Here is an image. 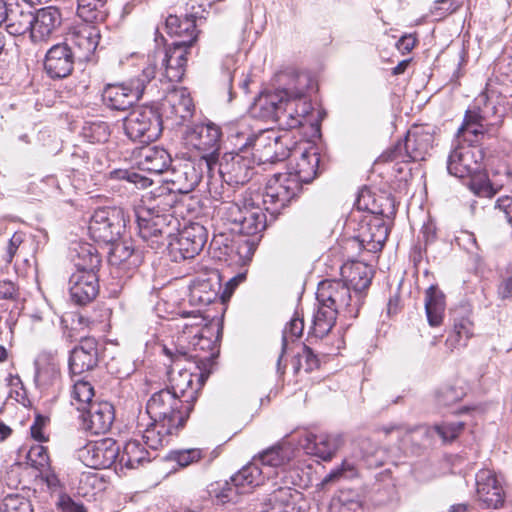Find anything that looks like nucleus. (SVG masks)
<instances>
[{"mask_svg": "<svg viewBox=\"0 0 512 512\" xmlns=\"http://www.w3.org/2000/svg\"><path fill=\"white\" fill-rule=\"evenodd\" d=\"M484 152L480 146L453 143L447 159V171L459 179H468L469 189L479 197H493L500 186L489 180L484 163Z\"/></svg>", "mask_w": 512, "mask_h": 512, "instance_id": "obj_1", "label": "nucleus"}, {"mask_svg": "<svg viewBox=\"0 0 512 512\" xmlns=\"http://www.w3.org/2000/svg\"><path fill=\"white\" fill-rule=\"evenodd\" d=\"M94 387L91 382L81 379L77 380L73 386L72 398L75 402L78 412V430L86 435L83 441H80L76 450L77 459L86 467L96 469V441L89 439L90 436L96 435L93 431L94 415L93 411L95 401Z\"/></svg>", "mask_w": 512, "mask_h": 512, "instance_id": "obj_2", "label": "nucleus"}, {"mask_svg": "<svg viewBox=\"0 0 512 512\" xmlns=\"http://www.w3.org/2000/svg\"><path fill=\"white\" fill-rule=\"evenodd\" d=\"M196 398L195 390L191 391L187 399H182L170 388L161 389L148 399L146 411L150 419L155 422L173 424L183 429L194 408Z\"/></svg>", "mask_w": 512, "mask_h": 512, "instance_id": "obj_3", "label": "nucleus"}, {"mask_svg": "<svg viewBox=\"0 0 512 512\" xmlns=\"http://www.w3.org/2000/svg\"><path fill=\"white\" fill-rule=\"evenodd\" d=\"M188 48L173 44L164 49L158 48L147 55L142 69L143 81L150 83L158 77L161 82H180L185 73Z\"/></svg>", "mask_w": 512, "mask_h": 512, "instance_id": "obj_4", "label": "nucleus"}, {"mask_svg": "<svg viewBox=\"0 0 512 512\" xmlns=\"http://www.w3.org/2000/svg\"><path fill=\"white\" fill-rule=\"evenodd\" d=\"M265 474L268 472H264L254 461L231 476L229 481L212 485L209 493L217 503L237 504L242 496L251 493L254 487L263 483Z\"/></svg>", "mask_w": 512, "mask_h": 512, "instance_id": "obj_5", "label": "nucleus"}, {"mask_svg": "<svg viewBox=\"0 0 512 512\" xmlns=\"http://www.w3.org/2000/svg\"><path fill=\"white\" fill-rule=\"evenodd\" d=\"M138 235L152 249L164 244L165 239L173 236L178 230L179 221L173 214H157L149 211V216L142 215V208H135Z\"/></svg>", "mask_w": 512, "mask_h": 512, "instance_id": "obj_6", "label": "nucleus"}, {"mask_svg": "<svg viewBox=\"0 0 512 512\" xmlns=\"http://www.w3.org/2000/svg\"><path fill=\"white\" fill-rule=\"evenodd\" d=\"M77 15L81 22L75 27L72 42L80 60H90L96 51V0H78Z\"/></svg>", "mask_w": 512, "mask_h": 512, "instance_id": "obj_7", "label": "nucleus"}, {"mask_svg": "<svg viewBox=\"0 0 512 512\" xmlns=\"http://www.w3.org/2000/svg\"><path fill=\"white\" fill-rule=\"evenodd\" d=\"M318 303H325L350 318H356L363 303V295H352L351 288L342 280H326L319 284Z\"/></svg>", "mask_w": 512, "mask_h": 512, "instance_id": "obj_8", "label": "nucleus"}, {"mask_svg": "<svg viewBox=\"0 0 512 512\" xmlns=\"http://www.w3.org/2000/svg\"><path fill=\"white\" fill-rule=\"evenodd\" d=\"M126 135L133 141L150 142L162 132L161 117L157 110L148 106L134 108L124 119Z\"/></svg>", "mask_w": 512, "mask_h": 512, "instance_id": "obj_9", "label": "nucleus"}, {"mask_svg": "<svg viewBox=\"0 0 512 512\" xmlns=\"http://www.w3.org/2000/svg\"><path fill=\"white\" fill-rule=\"evenodd\" d=\"M432 145V136L420 127L410 129L404 141H399L394 147L382 154L384 161L408 163L425 159Z\"/></svg>", "mask_w": 512, "mask_h": 512, "instance_id": "obj_10", "label": "nucleus"}, {"mask_svg": "<svg viewBox=\"0 0 512 512\" xmlns=\"http://www.w3.org/2000/svg\"><path fill=\"white\" fill-rule=\"evenodd\" d=\"M186 144L202 153L199 159L208 160L211 166L217 165L221 143V130L214 123L188 126L184 133Z\"/></svg>", "mask_w": 512, "mask_h": 512, "instance_id": "obj_11", "label": "nucleus"}, {"mask_svg": "<svg viewBox=\"0 0 512 512\" xmlns=\"http://www.w3.org/2000/svg\"><path fill=\"white\" fill-rule=\"evenodd\" d=\"M478 102H484V108L479 111H467L462 125L458 128L453 143L460 145L479 146L484 138L487 129L484 123L490 114L496 113L494 104L490 106L488 96L483 93L477 99Z\"/></svg>", "mask_w": 512, "mask_h": 512, "instance_id": "obj_12", "label": "nucleus"}, {"mask_svg": "<svg viewBox=\"0 0 512 512\" xmlns=\"http://www.w3.org/2000/svg\"><path fill=\"white\" fill-rule=\"evenodd\" d=\"M213 166L204 159L179 161L171 168L166 182L179 194H187L199 184L205 172L210 173Z\"/></svg>", "mask_w": 512, "mask_h": 512, "instance_id": "obj_13", "label": "nucleus"}, {"mask_svg": "<svg viewBox=\"0 0 512 512\" xmlns=\"http://www.w3.org/2000/svg\"><path fill=\"white\" fill-rule=\"evenodd\" d=\"M207 238V230L203 225L191 223L168 239V247L175 261L192 259L202 251Z\"/></svg>", "mask_w": 512, "mask_h": 512, "instance_id": "obj_14", "label": "nucleus"}, {"mask_svg": "<svg viewBox=\"0 0 512 512\" xmlns=\"http://www.w3.org/2000/svg\"><path fill=\"white\" fill-rule=\"evenodd\" d=\"M218 172L223 182L230 186L244 185L254 174L255 160L249 152L231 151L224 153L217 161Z\"/></svg>", "mask_w": 512, "mask_h": 512, "instance_id": "obj_15", "label": "nucleus"}, {"mask_svg": "<svg viewBox=\"0 0 512 512\" xmlns=\"http://www.w3.org/2000/svg\"><path fill=\"white\" fill-rule=\"evenodd\" d=\"M301 186L291 173L274 174L267 182L263 203L272 213L284 208L298 194Z\"/></svg>", "mask_w": 512, "mask_h": 512, "instance_id": "obj_16", "label": "nucleus"}, {"mask_svg": "<svg viewBox=\"0 0 512 512\" xmlns=\"http://www.w3.org/2000/svg\"><path fill=\"white\" fill-rule=\"evenodd\" d=\"M309 83L310 78L308 75L298 73L292 77L291 82L287 87H285L289 93L284 100V105L290 107V110H292V106H295V116H291V114H283L285 118L288 117L289 119V122L285 121L286 129L300 127L303 124L305 117L310 113L312 109L311 104L304 98V94Z\"/></svg>", "mask_w": 512, "mask_h": 512, "instance_id": "obj_17", "label": "nucleus"}, {"mask_svg": "<svg viewBox=\"0 0 512 512\" xmlns=\"http://www.w3.org/2000/svg\"><path fill=\"white\" fill-rule=\"evenodd\" d=\"M147 84L142 73L127 84H109L102 92L103 104L111 109L125 110L142 97Z\"/></svg>", "mask_w": 512, "mask_h": 512, "instance_id": "obj_18", "label": "nucleus"}, {"mask_svg": "<svg viewBox=\"0 0 512 512\" xmlns=\"http://www.w3.org/2000/svg\"><path fill=\"white\" fill-rule=\"evenodd\" d=\"M105 251L108 264L115 269V277H129V275L139 267L142 262L141 254L127 242L119 240L101 245Z\"/></svg>", "mask_w": 512, "mask_h": 512, "instance_id": "obj_19", "label": "nucleus"}, {"mask_svg": "<svg viewBox=\"0 0 512 512\" xmlns=\"http://www.w3.org/2000/svg\"><path fill=\"white\" fill-rule=\"evenodd\" d=\"M125 228L126 218L122 208L98 206V245L119 240Z\"/></svg>", "mask_w": 512, "mask_h": 512, "instance_id": "obj_20", "label": "nucleus"}, {"mask_svg": "<svg viewBox=\"0 0 512 512\" xmlns=\"http://www.w3.org/2000/svg\"><path fill=\"white\" fill-rule=\"evenodd\" d=\"M163 351L165 355L170 358L172 365L179 368L177 375H175L174 367H170V370L168 371L170 383L172 385L170 390L179 394L180 398L187 399L189 395H186V390L193 383V375L186 369V367H181V363L189 361L192 358H197L198 356L191 354L183 347L172 350L164 346Z\"/></svg>", "mask_w": 512, "mask_h": 512, "instance_id": "obj_21", "label": "nucleus"}, {"mask_svg": "<svg viewBox=\"0 0 512 512\" xmlns=\"http://www.w3.org/2000/svg\"><path fill=\"white\" fill-rule=\"evenodd\" d=\"M75 57L67 43L55 44L46 52L44 70L51 79L66 78L73 71Z\"/></svg>", "mask_w": 512, "mask_h": 512, "instance_id": "obj_22", "label": "nucleus"}, {"mask_svg": "<svg viewBox=\"0 0 512 512\" xmlns=\"http://www.w3.org/2000/svg\"><path fill=\"white\" fill-rule=\"evenodd\" d=\"M476 493L483 508L499 509L505 502V493L495 474L487 469L476 474Z\"/></svg>", "mask_w": 512, "mask_h": 512, "instance_id": "obj_23", "label": "nucleus"}, {"mask_svg": "<svg viewBox=\"0 0 512 512\" xmlns=\"http://www.w3.org/2000/svg\"><path fill=\"white\" fill-rule=\"evenodd\" d=\"M61 22L62 17L58 8L48 6L37 10L32 19L30 39L34 43L48 40Z\"/></svg>", "mask_w": 512, "mask_h": 512, "instance_id": "obj_24", "label": "nucleus"}, {"mask_svg": "<svg viewBox=\"0 0 512 512\" xmlns=\"http://www.w3.org/2000/svg\"><path fill=\"white\" fill-rule=\"evenodd\" d=\"M288 93L285 88L261 93L251 107L252 116L264 121L277 122L281 105H284Z\"/></svg>", "mask_w": 512, "mask_h": 512, "instance_id": "obj_25", "label": "nucleus"}, {"mask_svg": "<svg viewBox=\"0 0 512 512\" xmlns=\"http://www.w3.org/2000/svg\"><path fill=\"white\" fill-rule=\"evenodd\" d=\"M135 161L139 169L160 174L166 171L171 165L172 158L165 148L155 145H146L136 151Z\"/></svg>", "mask_w": 512, "mask_h": 512, "instance_id": "obj_26", "label": "nucleus"}, {"mask_svg": "<svg viewBox=\"0 0 512 512\" xmlns=\"http://www.w3.org/2000/svg\"><path fill=\"white\" fill-rule=\"evenodd\" d=\"M178 194L172 187L160 186L152 190L138 206L146 217L149 216V211L160 215L172 214L171 210L178 202Z\"/></svg>", "mask_w": 512, "mask_h": 512, "instance_id": "obj_27", "label": "nucleus"}, {"mask_svg": "<svg viewBox=\"0 0 512 512\" xmlns=\"http://www.w3.org/2000/svg\"><path fill=\"white\" fill-rule=\"evenodd\" d=\"M342 281H344L356 295H363L371 284L373 269L360 261H351L341 267Z\"/></svg>", "mask_w": 512, "mask_h": 512, "instance_id": "obj_28", "label": "nucleus"}, {"mask_svg": "<svg viewBox=\"0 0 512 512\" xmlns=\"http://www.w3.org/2000/svg\"><path fill=\"white\" fill-rule=\"evenodd\" d=\"M32 19L34 12L16 3L8 4L3 22L6 23V30L10 35L21 36L31 32Z\"/></svg>", "mask_w": 512, "mask_h": 512, "instance_id": "obj_29", "label": "nucleus"}, {"mask_svg": "<svg viewBox=\"0 0 512 512\" xmlns=\"http://www.w3.org/2000/svg\"><path fill=\"white\" fill-rule=\"evenodd\" d=\"M306 441L307 444L305 445V449L308 453L313 454L324 461H328L339 449L342 443V438L339 435L309 434L306 437Z\"/></svg>", "mask_w": 512, "mask_h": 512, "instance_id": "obj_30", "label": "nucleus"}, {"mask_svg": "<svg viewBox=\"0 0 512 512\" xmlns=\"http://www.w3.org/2000/svg\"><path fill=\"white\" fill-rule=\"evenodd\" d=\"M180 430V428L173 426V424L151 420L143 432L142 440L148 448L157 450L169 444L171 437L177 435Z\"/></svg>", "mask_w": 512, "mask_h": 512, "instance_id": "obj_31", "label": "nucleus"}, {"mask_svg": "<svg viewBox=\"0 0 512 512\" xmlns=\"http://www.w3.org/2000/svg\"><path fill=\"white\" fill-rule=\"evenodd\" d=\"M180 430V428L173 426V424L151 420L143 432L142 440L148 448L157 450L169 444L171 437L177 435Z\"/></svg>", "mask_w": 512, "mask_h": 512, "instance_id": "obj_32", "label": "nucleus"}, {"mask_svg": "<svg viewBox=\"0 0 512 512\" xmlns=\"http://www.w3.org/2000/svg\"><path fill=\"white\" fill-rule=\"evenodd\" d=\"M163 107L171 117L179 118L181 121L189 119L194 111L193 100L184 88L170 92Z\"/></svg>", "mask_w": 512, "mask_h": 512, "instance_id": "obj_33", "label": "nucleus"}, {"mask_svg": "<svg viewBox=\"0 0 512 512\" xmlns=\"http://www.w3.org/2000/svg\"><path fill=\"white\" fill-rule=\"evenodd\" d=\"M453 321V332L446 340L450 349L465 346L468 339L473 336L474 331V324L468 315L467 309L455 311Z\"/></svg>", "mask_w": 512, "mask_h": 512, "instance_id": "obj_34", "label": "nucleus"}, {"mask_svg": "<svg viewBox=\"0 0 512 512\" xmlns=\"http://www.w3.org/2000/svg\"><path fill=\"white\" fill-rule=\"evenodd\" d=\"M116 125L107 122H98V153L106 159L107 163L120 159L118 139L114 134Z\"/></svg>", "mask_w": 512, "mask_h": 512, "instance_id": "obj_35", "label": "nucleus"}, {"mask_svg": "<svg viewBox=\"0 0 512 512\" xmlns=\"http://www.w3.org/2000/svg\"><path fill=\"white\" fill-rule=\"evenodd\" d=\"M80 273L70 292L77 304L86 305L96 298V273L94 271Z\"/></svg>", "mask_w": 512, "mask_h": 512, "instance_id": "obj_36", "label": "nucleus"}, {"mask_svg": "<svg viewBox=\"0 0 512 512\" xmlns=\"http://www.w3.org/2000/svg\"><path fill=\"white\" fill-rule=\"evenodd\" d=\"M425 310L428 323L439 326L445 312V295L437 286L431 285L425 292Z\"/></svg>", "mask_w": 512, "mask_h": 512, "instance_id": "obj_37", "label": "nucleus"}, {"mask_svg": "<svg viewBox=\"0 0 512 512\" xmlns=\"http://www.w3.org/2000/svg\"><path fill=\"white\" fill-rule=\"evenodd\" d=\"M293 510L292 489L279 486L263 500L259 512H293Z\"/></svg>", "mask_w": 512, "mask_h": 512, "instance_id": "obj_38", "label": "nucleus"}, {"mask_svg": "<svg viewBox=\"0 0 512 512\" xmlns=\"http://www.w3.org/2000/svg\"><path fill=\"white\" fill-rule=\"evenodd\" d=\"M265 228V213L259 206H255L252 202H249L236 232L247 236H254L264 231Z\"/></svg>", "mask_w": 512, "mask_h": 512, "instance_id": "obj_39", "label": "nucleus"}, {"mask_svg": "<svg viewBox=\"0 0 512 512\" xmlns=\"http://www.w3.org/2000/svg\"><path fill=\"white\" fill-rule=\"evenodd\" d=\"M388 234L387 226L383 222L376 220L368 223L361 231V243L363 245L366 244L368 251H380L388 238Z\"/></svg>", "mask_w": 512, "mask_h": 512, "instance_id": "obj_40", "label": "nucleus"}, {"mask_svg": "<svg viewBox=\"0 0 512 512\" xmlns=\"http://www.w3.org/2000/svg\"><path fill=\"white\" fill-rule=\"evenodd\" d=\"M257 130L253 127V120L250 117L242 118L230 127L229 137L234 146L242 152H249V144Z\"/></svg>", "mask_w": 512, "mask_h": 512, "instance_id": "obj_41", "label": "nucleus"}, {"mask_svg": "<svg viewBox=\"0 0 512 512\" xmlns=\"http://www.w3.org/2000/svg\"><path fill=\"white\" fill-rule=\"evenodd\" d=\"M337 314V309L327 306L325 303H319L318 310L313 317L312 333L315 337L323 338L333 328Z\"/></svg>", "mask_w": 512, "mask_h": 512, "instance_id": "obj_42", "label": "nucleus"}, {"mask_svg": "<svg viewBox=\"0 0 512 512\" xmlns=\"http://www.w3.org/2000/svg\"><path fill=\"white\" fill-rule=\"evenodd\" d=\"M318 163L319 157L316 153L304 152L297 160L293 171H288L287 173H291L293 178L298 179V183L301 186L302 183H309L315 178Z\"/></svg>", "mask_w": 512, "mask_h": 512, "instance_id": "obj_43", "label": "nucleus"}, {"mask_svg": "<svg viewBox=\"0 0 512 512\" xmlns=\"http://www.w3.org/2000/svg\"><path fill=\"white\" fill-rule=\"evenodd\" d=\"M285 137L278 135L276 131L271 134V143L267 144L263 153L259 155L257 165L283 161L290 155V149L284 142Z\"/></svg>", "mask_w": 512, "mask_h": 512, "instance_id": "obj_44", "label": "nucleus"}, {"mask_svg": "<svg viewBox=\"0 0 512 512\" xmlns=\"http://www.w3.org/2000/svg\"><path fill=\"white\" fill-rule=\"evenodd\" d=\"M372 198L369 191L362 192L358 199L359 209H366L372 214L381 215L389 218L394 215V203L392 199L388 197H380L379 199H373L372 205L370 206L368 200Z\"/></svg>", "mask_w": 512, "mask_h": 512, "instance_id": "obj_45", "label": "nucleus"}, {"mask_svg": "<svg viewBox=\"0 0 512 512\" xmlns=\"http://www.w3.org/2000/svg\"><path fill=\"white\" fill-rule=\"evenodd\" d=\"M120 445L110 437L98 439V470L110 469L119 457Z\"/></svg>", "mask_w": 512, "mask_h": 512, "instance_id": "obj_46", "label": "nucleus"}, {"mask_svg": "<svg viewBox=\"0 0 512 512\" xmlns=\"http://www.w3.org/2000/svg\"><path fill=\"white\" fill-rule=\"evenodd\" d=\"M249 202L246 199L225 202L222 204V207L219 209V214L221 215V219L229 224H231V230L236 232L244 215V211H246Z\"/></svg>", "mask_w": 512, "mask_h": 512, "instance_id": "obj_47", "label": "nucleus"}, {"mask_svg": "<svg viewBox=\"0 0 512 512\" xmlns=\"http://www.w3.org/2000/svg\"><path fill=\"white\" fill-rule=\"evenodd\" d=\"M329 512H363L362 502L351 491H340L330 502Z\"/></svg>", "mask_w": 512, "mask_h": 512, "instance_id": "obj_48", "label": "nucleus"}, {"mask_svg": "<svg viewBox=\"0 0 512 512\" xmlns=\"http://www.w3.org/2000/svg\"><path fill=\"white\" fill-rule=\"evenodd\" d=\"M121 461H125V465L129 468H137L149 461V452L145 450L140 441L132 439L124 446Z\"/></svg>", "mask_w": 512, "mask_h": 512, "instance_id": "obj_49", "label": "nucleus"}, {"mask_svg": "<svg viewBox=\"0 0 512 512\" xmlns=\"http://www.w3.org/2000/svg\"><path fill=\"white\" fill-rule=\"evenodd\" d=\"M96 365V355L83 349H74L69 359V367L72 373L81 374L90 371Z\"/></svg>", "mask_w": 512, "mask_h": 512, "instance_id": "obj_50", "label": "nucleus"}, {"mask_svg": "<svg viewBox=\"0 0 512 512\" xmlns=\"http://www.w3.org/2000/svg\"><path fill=\"white\" fill-rule=\"evenodd\" d=\"M304 330V322L303 319L299 317L298 313L291 318L290 322L285 326L282 335V349L281 355L278 358V366L281 363L282 355L285 353L287 349V344L289 341H295L298 339Z\"/></svg>", "mask_w": 512, "mask_h": 512, "instance_id": "obj_51", "label": "nucleus"}, {"mask_svg": "<svg viewBox=\"0 0 512 512\" xmlns=\"http://www.w3.org/2000/svg\"><path fill=\"white\" fill-rule=\"evenodd\" d=\"M77 259H74L75 266L79 272L94 271L93 258L96 249L92 244L79 243L74 249Z\"/></svg>", "mask_w": 512, "mask_h": 512, "instance_id": "obj_52", "label": "nucleus"}, {"mask_svg": "<svg viewBox=\"0 0 512 512\" xmlns=\"http://www.w3.org/2000/svg\"><path fill=\"white\" fill-rule=\"evenodd\" d=\"M274 130L271 129H257L254 137L249 144L250 159L255 160V165L258 164L259 155L265 150V146L271 143V134Z\"/></svg>", "mask_w": 512, "mask_h": 512, "instance_id": "obj_53", "label": "nucleus"}, {"mask_svg": "<svg viewBox=\"0 0 512 512\" xmlns=\"http://www.w3.org/2000/svg\"><path fill=\"white\" fill-rule=\"evenodd\" d=\"M174 35L178 37H183L185 39L174 42L173 44H180L185 46L186 48H190L197 39L195 19L193 17L188 16L183 18L181 28H178L177 32Z\"/></svg>", "mask_w": 512, "mask_h": 512, "instance_id": "obj_54", "label": "nucleus"}, {"mask_svg": "<svg viewBox=\"0 0 512 512\" xmlns=\"http://www.w3.org/2000/svg\"><path fill=\"white\" fill-rule=\"evenodd\" d=\"M115 420L114 406L107 401H98V435L110 430Z\"/></svg>", "mask_w": 512, "mask_h": 512, "instance_id": "obj_55", "label": "nucleus"}, {"mask_svg": "<svg viewBox=\"0 0 512 512\" xmlns=\"http://www.w3.org/2000/svg\"><path fill=\"white\" fill-rule=\"evenodd\" d=\"M463 422H442L433 426V430L444 443L454 441L464 429Z\"/></svg>", "mask_w": 512, "mask_h": 512, "instance_id": "obj_56", "label": "nucleus"}, {"mask_svg": "<svg viewBox=\"0 0 512 512\" xmlns=\"http://www.w3.org/2000/svg\"><path fill=\"white\" fill-rule=\"evenodd\" d=\"M287 460L288 457L280 447L269 448L259 456V461L265 468L281 467Z\"/></svg>", "mask_w": 512, "mask_h": 512, "instance_id": "obj_57", "label": "nucleus"}, {"mask_svg": "<svg viewBox=\"0 0 512 512\" xmlns=\"http://www.w3.org/2000/svg\"><path fill=\"white\" fill-rule=\"evenodd\" d=\"M202 458L200 449L176 450L170 453V459L175 461L180 467H187L192 463L198 462Z\"/></svg>", "mask_w": 512, "mask_h": 512, "instance_id": "obj_58", "label": "nucleus"}, {"mask_svg": "<svg viewBox=\"0 0 512 512\" xmlns=\"http://www.w3.org/2000/svg\"><path fill=\"white\" fill-rule=\"evenodd\" d=\"M103 178L106 180H127L128 182H132L136 185L139 184L141 187H146L148 184L147 178L126 169H113L108 174H104Z\"/></svg>", "mask_w": 512, "mask_h": 512, "instance_id": "obj_59", "label": "nucleus"}, {"mask_svg": "<svg viewBox=\"0 0 512 512\" xmlns=\"http://www.w3.org/2000/svg\"><path fill=\"white\" fill-rule=\"evenodd\" d=\"M35 381L37 384L46 386L57 376V369L54 364L47 363L41 364V361L37 359L35 361Z\"/></svg>", "mask_w": 512, "mask_h": 512, "instance_id": "obj_60", "label": "nucleus"}, {"mask_svg": "<svg viewBox=\"0 0 512 512\" xmlns=\"http://www.w3.org/2000/svg\"><path fill=\"white\" fill-rule=\"evenodd\" d=\"M463 397V391L453 386H444L436 392L437 403L441 406L448 407Z\"/></svg>", "mask_w": 512, "mask_h": 512, "instance_id": "obj_61", "label": "nucleus"}, {"mask_svg": "<svg viewBox=\"0 0 512 512\" xmlns=\"http://www.w3.org/2000/svg\"><path fill=\"white\" fill-rule=\"evenodd\" d=\"M363 458L369 466H380L383 463L382 450L366 439L361 442Z\"/></svg>", "mask_w": 512, "mask_h": 512, "instance_id": "obj_62", "label": "nucleus"}, {"mask_svg": "<svg viewBox=\"0 0 512 512\" xmlns=\"http://www.w3.org/2000/svg\"><path fill=\"white\" fill-rule=\"evenodd\" d=\"M257 242L254 239H241L235 244V252L242 264L251 261L255 251Z\"/></svg>", "mask_w": 512, "mask_h": 512, "instance_id": "obj_63", "label": "nucleus"}, {"mask_svg": "<svg viewBox=\"0 0 512 512\" xmlns=\"http://www.w3.org/2000/svg\"><path fill=\"white\" fill-rule=\"evenodd\" d=\"M1 512H34L30 501L23 498H8L3 504Z\"/></svg>", "mask_w": 512, "mask_h": 512, "instance_id": "obj_64", "label": "nucleus"}]
</instances>
